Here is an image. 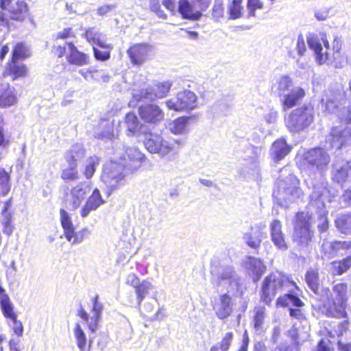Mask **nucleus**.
Segmentation results:
<instances>
[{
  "label": "nucleus",
  "mask_w": 351,
  "mask_h": 351,
  "mask_svg": "<svg viewBox=\"0 0 351 351\" xmlns=\"http://www.w3.org/2000/svg\"><path fill=\"white\" fill-rule=\"evenodd\" d=\"M348 285L346 282H338L332 286V295L328 287L322 289V295L327 298V302L320 307L327 317L336 319L348 318Z\"/></svg>",
  "instance_id": "f257e3e1"
},
{
  "label": "nucleus",
  "mask_w": 351,
  "mask_h": 351,
  "mask_svg": "<svg viewBox=\"0 0 351 351\" xmlns=\"http://www.w3.org/2000/svg\"><path fill=\"white\" fill-rule=\"evenodd\" d=\"M285 287H293L296 291H300L297 283L291 278L280 271H272L267 274L261 282L259 298L260 302L270 306L278 293Z\"/></svg>",
  "instance_id": "f03ea898"
},
{
  "label": "nucleus",
  "mask_w": 351,
  "mask_h": 351,
  "mask_svg": "<svg viewBox=\"0 0 351 351\" xmlns=\"http://www.w3.org/2000/svg\"><path fill=\"white\" fill-rule=\"evenodd\" d=\"M324 47L322 46L319 39L316 36H312L308 38L309 47L314 51L315 59L319 64L340 62L342 58V42L338 38H335L330 45L326 34H323L321 38Z\"/></svg>",
  "instance_id": "7ed1b4c3"
},
{
  "label": "nucleus",
  "mask_w": 351,
  "mask_h": 351,
  "mask_svg": "<svg viewBox=\"0 0 351 351\" xmlns=\"http://www.w3.org/2000/svg\"><path fill=\"white\" fill-rule=\"evenodd\" d=\"M312 219V215L304 211H298L295 215L293 241L300 247H307L313 242Z\"/></svg>",
  "instance_id": "20e7f679"
},
{
  "label": "nucleus",
  "mask_w": 351,
  "mask_h": 351,
  "mask_svg": "<svg viewBox=\"0 0 351 351\" xmlns=\"http://www.w3.org/2000/svg\"><path fill=\"white\" fill-rule=\"evenodd\" d=\"M13 0H0V8L7 9L8 15L3 11H0V26L10 29L11 21L22 23L29 16V8L24 0H17L15 3L10 5Z\"/></svg>",
  "instance_id": "39448f33"
},
{
  "label": "nucleus",
  "mask_w": 351,
  "mask_h": 351,
  "mask_svg": "<svg viewBox=\"0 0 351 351\" xmlns=\"http://www.w3.org/2000/svg\"><path fill=\"white\" fill-rule=\"evenodd\" d=\"M313 121V109L306 105L296 108L285 118L287 128L293 134L300 133L307 129Z\"/></svg>",
  "instance_id": "423d86ee"
},
{
  "label": "nucleus",
  "mask_w": 351,
  "mask_h": 351,
  "mask_svg": "<svg viewBox=\"0 0 351 351\" xmlns=\"http://www.w3.org/2000/svg\"><path fill=\"white\" fill-rule=\"evenodd\" d=\"M176 144L179 146L181 142L175 140L170 142L160 136H152L145 141V146L148 152L158 154L160 157L167 158L168 160H171L177 153Z\"/></svg>",
  "instance_id": "0eeeda50"
},
{
  "label": "nucleus",
  "mask_w": 351,
  "mask_h": 351,
  "mask_svg": "<svg viewBox=\"0 0 351 351\" xmlns=\"http://www.w3.org/2000/svg\"><path fill=\"white\" fill-rule=\"evenodd\" d=\"M168 109L176 112H190L197 106V97L192 91L184 90L177 93L175 98L165 101Z\"/></svg>",
  "instance_id": "6e6552de"
},
{
  "label": "nucleus",
  "mask_w": 351,
  "mask_h": 351,
  "mask_svg": "<svg viewBox=\"0 0 351 351\" xmlns=\"http://www.w3.org/2000/svg\"><path fill=\"white\" fill-rule=\"evenodd\" d=\"M153 49L146 42L136 43L130 45L126 50L127 56L132 66H143L152 55Z\"/></svg>",
  "instance_id": "1a4fd4ad"
},
{
  "label": "nucleus",
  "mask_w": 351,
  "mask_h": 351,
  "mask_svg": "<svg viewBox=\"0 0 351 351\" xmlns=\"http://www.w3.org/2000/svg\"><path fill=\"white\" fill-rule=\"evenodd\" d=\"M92 307L91 313L92 316H90L86 309L80 305L77 310V315L83 320L86 324L88 330L95 332L99 326V323L101 319V313L103 311V305L99 301V295L96 294L92 298Z\"/></svg>",
  "instance_id": "9d476101"
},
{
  "label": "nucleus",
  "mask_w": 351,
  "mask_h": 351,
  "mask_svg": "<svg viewBox=\"0 0 351 351\" xmlns=\"http://www.w3.org/2000/svg\"><path fill=\"white\" fill-rule=\"evenodd\" d=\"M77 154V152L73 149L65 153L64 158L67 165L62 167L60 176L65 183L73 182L80 178Z\"/></svg>",
  "instance_id": "9b49d317"
},
{
  "label": "nucleus",
  "mask_w": 351,
  "mask_h": 351,
  "mask_svg": "<svg viewBox=\"0 0 351 351\" xmlns=\"http://www.w3.org/2000/svg\"><path fill=\"white\" fill-rule=\"evenodd\" d=\"M138 114L146 125H156L164 119V112L159 106L153 103L143 104L138 106Z\"/></svg>",
  "instance_id": "f8f14e48"
},
{
  "label": "nucleus",
  "mask_w": 351,
  "mask_h": 351,
  "mask_svg": "<svg viewBox=\"0 0 351 351\" xmlns=\"http://www.w3.org/2000/svg\"><path fill=\"white\" fill-rule=\"evenodd\" d=\"M60 213V223L64 230V235L66 240L73 244L82 241L85 237L86 232H88L86 229H82L80 231H75L73 222L66 211L61 208Z\"/></svg>",
  "instance_id": "ddd939ff"
},
{
  "label": "nucleus",
  "mask_w": 351,
  "mask_h": 351,
  "mask_svg": "<svg viewBox=\"0 0 351 351\" xmlns=\"http://www.w3.org/2000/svg\"><path fill=\"white\" fill-rule=\"evenodd\" d=\"M305 159L308 165L320 172L324 171L328 168L330 161V156L320 147L310 149Z\"/></svg>",
  "instance_id": "4468645a"
},
{
  "label": "nucleus",
  "mask_w": 351,
  "mask_h": 351,
  "mask_svg": "<svg viewBox=\"0 0 351 351\" xmlns=\"http://www.w3.org/2000/svg\"><path fill=\"white\" fill-rule=\"evenodd\" d=\"M27 66L19 60L9 59L2 73L3 77H10L12 81L25 78L28 75Z\"/></svg>",
  "instance_id": "2eb2a0df"
},
{
  "label": "nucleus",
  "mask_w": 351,
  "mask_h": 351,
  "mask_svg": "<svg viewBox=\"0 0 351 351\" xmlns=\"http://www.w3.org/2000/svg\"><path fill=\"white\" fill-rule=\"evenodd\" d=\"M125 167L131 171L139 169L146 160L145 156L137 148H127L121 156Z\"/></svg>",
  "instance_id": "dca6fc26"
},
{
  "label": "nucleus",
  "mask_w": 351,
  "mask_h": 351,
  "mask_svg": "<svg viewBox=\"0 0 351 351\" xmlns=\"http://www.w3.org/2000/svg\"><path fill=\"white\" fill-rule=\"evenodd\" d=\"M126 284L134 289L138 305H141L145 295L148 293L149 290L152 287L151 282L146 280L140 281L139 278L134 273L130 274L128 276Z\"/></svg>",
  "instance_id": "f3484780"
},
{
  "label": "nucleus",
  "mask_w": 351,
  "mask_h": 351,
  "mask_svg": "<svg viewBox=\"0 0 351 351\" xmlns=\"http://www.w3.org/2000/svg\"><path fill=\"white\" fill-rule=\"evenodd\" d=\"M215 315L220 320L228 319L233 312L232 299L228 293H223L219 297V302L213 305Z\"/></svg>",
  "instance_id": "a211bd4d"
},
{
  "label": "nucleus",
  "mask_w": 351,
  "mask_h": 351,
  "mask_svg": "<svg viewBox=\"0 0 351 351\" xmlns=\"http://www.w3.org/2000/svg\"><path fill=\"white\" fill-rule=\"evenodd\" d=\"M69 53L66 56L67 62L77 66H86L90 62L89 55L80 51L73 42L66 43Z\"/></svg>",
  "instance_id": "6ab92c4d"
},
{
  "label": "nucleus",
  "mask_w": 351,
  "mask_h": 351,
  "mask_svg": "<svg viewBox=\"0 0 351 351\" xmlns=\"http://www.w3.org/2000/svg\"><path fill=\"white\" fill-rule=\"evenodd\" d=\"M105 203L101 193L99 189L95 188L86 199L85 204L80 210V215L82 217H86L93 210H97L99 207Z\"/></svg>",
  "instance_id": "aec40b11"
},
{
  "label": "nucleus",
  "mask_w": 351,
  "mask_h": 351,
  "mask_svg": "<svg viewBox=\"0 0 351 351\" xmlns=\"http://www.w3.org/2000/svg\"><path fill=\"white\" fill-rule=\"evenodd\" d=\"M125 176L115 169H110L102 175L103 181L108 187L109 192L119 189L125 183Z\"/></svg>",
  "instance_id": "412c9836"
},
{
  "label": "nucleus",
  "mask_w": 351,
  "mask_h": 351,
  "mask_svg": "<svg viewBox=\"0 0 351 351\" xmlns=\"http://www.w3.org/2000/svg\"><path fill=\"white\" fill-rule=\"evenodd\" d=\"M18 97L16 90L9 83H0V108H6L16 105Z\"/></svg>",
  "instance_id": "4be33fe9"
},
{
  "label": "nucleus",
  "mask_w": 351,
  "mask_h": 351,
  "mask_svg": "<svg viewBox=\"0 0 351 351\" xmlns=\"http://www.w3.org/2000/svg\"><path fill=\"white\" fill-rule=\"evenodd\" d=\"M171 87V83L168 81L158 82L152 88L141 90L139 99L152 98L153 96L159 99L163 98L168 95Z\"/></svg>",
  "instance_id": "5701e85b"
},
{
  "label": "nucleus",
  "mask_w": 351,
  "mask_h": 351,
  "mask_svg": "<svg viewBox=\"0 0 351 351\" xmlns=\"http://www.w3.org/2000/svg\"><path fill=\"white\" fill-rule=\"evenodd\" d=\"M282 189L286 195L299 198L303 195L300 180L293 175L288 176L282 181Z\"/></svg>",
  "instance_id": "b1692460"
},
{
  "label": "nucleus",
  "mask_w": 351,
  "mask_h": 351,
  "mask_svg": "<svg viewBox=\"0 0 351 351\" xmlns=\"http://www.w3.org/2000/svg\"><path fill=\"white\" fill-rule=\"evenodd\" d=\"M271 239L276 247L280 250H287L288 246L285 242V235L282 230V223L280 220L274 219L270 223Z\"/></svg>",
  "instance_id": "393cba45"
},
{
  "label": "nucleus",
  "mask_w": 351,
  "mask_h": 351,
  "mask_svg": "<svg viewBox=\"0 0 351 351\" xmlns=\"http://www.w3.org/2000/svg\"><path fill=\"white\" fill-rule=\"evenodd\" d=\"M294 290L295 289L292 287L289 292L278 296L276 300V306L281 308L303 307L304 302L296 294H294Z\"/></svg>",
  "instance_id": "a878e982"
},
{
  "label": "nucleus",
  "mask_w": 351,
  "mask_h": 351,
  "mask_svg": "<svg viewBox=\"0 0 351 351\" xmlns=\"http://www.w3.org/2000/svg\"><path fill=\"white\" fill-rule=\"evenodd\" d=\"M305 91L301 87H297L284 95L281 104L284 110H287L296 106L304 97Z\"/></svg>",
  "instance_id": "bb28decb"
},
{
  "label": "nucleus",
  "mask_w": 351,
  "mask_h": 351,
  "mask_svg": "<svg viewBox=\"0 0 351 351\" xmlns=\"http://www.w3.org/2000/svg\"><path fill=\"white\" fill-rule=\"evenodd\" d=\"M249 275L254 282H257L266 271V266L261 259L252 256L247 258Z\"/></svg>",
  "instance_id": "cd10ccee"
},
{
  "label": "nucleus",
  "mask_w": 351,
  "mask_h": 351,
  "mask_svg": "<svg viewBox=\"0 0 351 351\" xmlns=\"http://www.w3.org/2000/svg\"><path fill=\"white\" fill-rule=\"evenodd\" d=\"M178 12L184 19L197 21L202 16V11L195 10L189 0H179Z\"/></svg>",
  "instance_id": "c85d7f7f"
},
{
  "label": "nucleus",
  "mask_w": 351,
  "mask_h": 351,
  "mask_svg": "<svg viewBox=\"0 0 351 351\" xmlns=\"http://www.w3.org/2000/svg\"><path fill=\"white\" fill-rule=\"evenodd\" d=\"M273 159L278 162L283 159L292 149V146L288 145L284 138H278L272 143Z\"/></svg>",
  "instance_id": "c756f323"
},
{
  "label": "nucleus",
  "mask_w": 351,
  "mask_h": 351,
  "mask_svg": "<svg viewBox=\"0 0 351 351\" xmlns=\"http://www.w3.org/2000/svg\"><path fill=\"white\" fill-rule=\"evenodd\" d=\"M76 345L80 351H90L93 341L88 339L83 328L79 323L75 324L73 328Z\"/></svg>",
  "instance_id": "7c9ffc66"
},
{
  "label": "nucleus",
  "mask_w": 351,
  "mask_h": 351,
  "mask_svg": "<svg viewBox=\"0 0 351 351\" xmlns=\"http://www.w3.org/2000/svg\"><path fill=\"white\" fill-rule=\"evenodd\" d=\"M70 193L71 199L67 202L66 208L71 210H75L84 199L86 191L82 186L76 185L71 188Z\"/></svg>",
  "instance_id": "2f4dec72"
},
{
  "label": "nucleus",
  "mask_w": 351,
  "mask_h": 351,
  "mask_svg": "<svg viewBox=\"0 0 351 351\" xmlns=\"http://www.w3.org/2000/svg\"><path fill=\"white\" fill-rule=\"evenodd\" d=\"M330 143L332 147L341 149L347 145V137L343 130L338 127H332L330 131Z\"/></svg>",
  "instance_id": "473e14b6"
},
{
  "label": "nucleus",
  "mask_w": 351,
  "mask_h": 351,
  "mask_svg": "<svg viewBox=\"0 0 351 351\" xmlns=\"http://www.w3.org/2000/svg\"><path fill=\"white\" fill-rule=\"evenodd\" d=\"M330 266L332 276H341L351 268V255L332 261Z\"/></svg>",
  "instance_id": "72a5a7b5"
},
{
  "label": "nucleus",
  "mask_w": 351,
  "mask_h": 351,
  "mask_svg": "<svg viewBox=\"0 0 351 351\" xmlns=\"http://www.w3.org/2000/svg\"><path fill=\"white\" fill-rule=\"evenodd\" d=\"M31 51L24 42H18L13 47L9 59L15 60H23L29 58Z\"/></svg>",
  "instance_id": "f704fd0d"
},
{
  "label": "nucleus",
  "mask_w": 351,
  "mask_h": 351,
  "mask_svg": "<svg viewBox=\"0 0 351 351\" xmlns=\"http://www.w3.org/2000/svg\"><path fill=\"white\" fill-rule=\"evenodd\" d=\"M305 281L309 289L315 294L320 295L319 275L317 269H309L305 274Z\"/></svg>",
  "instance_id": "c9c22d12"
},
{
  "label": "nucleus",
  "mask_w": 351,
  "mask_h": 351,
  "mask_svg": "<svg viewBox=\"0 0 351 351\" xmlns=\"http://www.w3.org/2000/svg\"><path fill=\"white\" fill-rule=\"evenodd\" d=\"M126 125V132L128 136H132L138 132L143 125L138 121L136 115L133 112H129L125 114L124 119Z\"/></svg>",
  "instance_id": "e433bc0d"
},
{
  "label": "nucleus",
  "mask_w": 351,
  "mask_h": 351,
  "mask_svg": "<svg viewBox=\"0 0 351 351\" xmlns=\"http://www.w3.org/2000/svg\"><path fill=\"white\" fill-rule=\"evenodd\" d=\"M267 317V309L264 306H256L254 308L253 326L256 330H262Z\"/></svg>",
  "instance_id": "4c0bfd02"
},
{
  "label": "nucleus",
  "mask_w": 351,
  "mask_h": 351,
  "mask_svg": "<svg viewBox=\"0 0 351 351\" xmlns=\"http://www.w3.org/2000/svg\"><path fill=\"white\" fill-rule=\"evenodd\" d=\"M99 162L100 158L96 155L90 156L88 158L87 162L84 165L82 171V174L86 179L90 180L93 177Z\"/></svg>",
  "instance_id": "58836bf2"
},
{
  "label": "nucleus",
  "mask_w": 351,
  "mask_h": 351,
  "mask_svg": "<svg viewBox=\"0 0 351 351\" xmlns=\"http://www.w3.org/2000/svg\"><path fill=\"white\" fill-rule=\"evenodd\" d=\"M83 36L91 45H97L101 48H109V45L105 44L99 38V34L95 27L86 29L83 34Z\"/></svg>",
  "instance_id": "ea45409f"
},
{
  "label": "nucleus",
  "mask_w": 351,
  "mask_h": 351,
  "mask_svg": "<svg viewBox=\"0 0 351 351\" xmlns=\"http://www.w3.org/2000/svg\"><path fill=\"white\" fill-rule=\"evenodd\" d=\"M0 308L6 319H14L16 315L14 311L13 304L8 295H3L0 298Z\"/></svg>",
  "instance_id": "a19ab883"
},
{
  "label": "nucleus",
  "mask_w": 351,
  "mask_h": 351,
  "mask_svg": "<svg viewBox=\"0 0 351 351\" xmlns=\"http://www.w3.org/2000/svg\"><path fill=\"white\" fill-rule=\"evenodd\" d=\"M11 172L0 168V197L5 196L10 191Z\"/></svg>",
  "instance_id": "79ce46f5"
},
{
  "label": "nucleus",
  "mask_w": 351,
  "mask_h": 351,
  "mask_svg": "<svg viewBox=\"0 0 351 351\" xmlns=\"http://www.w3.org/2000/svg\"><path fill=\"white\" fill-rule=\"evenodd\" d=\"M234 338V334L232 332H226L221 340L213 344L209 351H228L232 345V342Z\"/></svg>",
  "instance_id": "37998d69"
},
{
  "label": "nucleus",
  "mask_w": 351,
  "mask_h": 351,
  "mask_svg": "<svg viewBox=\"0 0 351 351\" xmlns=\"http://www.w3.org/2000/svg\"><path fill=\"white\" fill-rule=\"evenodd\" d=\"M243 0H232L228 4L229 17L231 19H237L243 16Z\"/></svg>",
  "instance_id": "c03bdc74"
},
{
  "label": "nucleus",
  "mask_w": 351,
  "mask_h": 351,
  "mask_svg": "<svg viewBox=\"0 0 351 351\" xmlns=\"http://www.w3.org/2000/svg\"><path fill=\"white\" fill-rule=\"evenodd\" d=\"M337 228L342 233L351 230V213L341 215L335 220Z\"/></svg>",
  "instance_id": "a18cd8bd"
},
{
  "label": "nucleus",
  "mask_w": 351,
  "mask_h": 351,
  "mask_svg": "<svg viewBox=\"0 0 351 351\" xmlns=\"http://www.w3.org/2000/svg\"><path fill=\"white\" fill-rule=\"evenodd\" d=\"M330 252L332 256H336L338 255L339 252L341 250L348 251L351 249V241H333L330 243Z\"/></svg>",
  "instance_id": "49530a36"
},
{
  "label": "nucleus",
  "mask_w": 351,
  "mask_h": 351,
  "mask_svg": "<svg viewBox=\"0 0 351 351\" xmlns=\"http://www.w3.org/2000/svg\"><path fill=\"white\" fill-rule=\"evenodd\" d=\"M292 84V80L289 76L282 75L276 82V84L272 87V89L276 87V91L279 95H282L285 91L289 89Z\"/></svg>",
  "instance_id": "de8ad7c7"
},
{
  "label": "nucleus",
  "mask_w": 351,
  "mask_h": 351,
  "mask_svg": "<svg viewBox=\"0 0 351 351\" xmlns=\"http://www.w3.org/2000/svg\"><path fill=\"white\" fill-rule=\"evenodd\" d=\"M263 232L258 231V233H247L245 235L247 245L254 249H258L262 242Z\"/></svg>",
  "instance_id": "09e8293b"
},
{
  "label": "nucleus",
  "mask_w": 351,
  "mask_h": 351,
  "mask_svg": "<svg viewBox=\"0 0 351 351\" xmlns=\"http://www.w3.org/2000/svg\"><path fill=\"white\" fill-rule=\"evenodd\" d=\"M189 119V117L184 116L176 119L173 121V125L171 128L172 132L176 134L182 133L186 128Z\"/></svg>",
  "instance_id": "8fccbe9b"
},
{
  "label": "nucleus",
  "mask_w": 351,
  "mask_h": 351,
  "mask_svg": "<svg viewBox=\"0 0 351 351\" xmlns=\"http://www.w3.org/2000/svg\"><path fill=\"white\" fill-rule=\"evenodd\" d=\"M349 324H350V322L347 318H346V319H344L341 322H339L338 323L337 327L334 328L333 331L328 330L327 334H326L327 336H328L330 337H333L335 336L334 332L338 337L342 336L348 330Z\"/></svg>",
  "instance_id": "3c124183"
},
{
  "label": "nucleus",
  "mask_w": 351,
  "mask_h": 351,
  "mask_svg": "<svg viewBox=\"0 0 351 351\" xmlns=\"http://www.w3.org/2000/svg\"><path fill=\"white\" fill-rule=\"evenodd\" d=\"M247 8L250 16H255L257 10L264 8V4L261 0H247Z\"/></svg>",
  "instance_id": "603ef678"
},
{
  "label": "nucleus",
  "mask_w": 351,
  "mask_h": 351,
  "mask_svg": "<svg viewBox=\"0 0 351 351\" xmlns=\"http://www.w3.org/2000/svg\"><path fill=\"white\" fill-rule=\"evenodd\" d=\"M348 176L349 173L346 171V169H344V167L342 165L334 171L332 174V180L335 182L342 184L348 180Z\"/></svg>",
  "instance_id": "864d4df0"
},
{
  "label": "nucleus",
  "mask_w": 351,
  "mask_h": 351,
  "mask_svg": "<svg viewBox=\"0 0 351 351\" xmlns=\"http://www.w3.org/2000/svg\"><path fill=\"white\" fill-rule=\"evenodd\" d=\"M149 9L152 12H154L159 18L166 19L167 18V14L165 13L162 9L160 0H150Z\"/></svg>",
  "instance_id": "5fc2aeb1"
},
{
  "label": "nucleus",
  "mask_w": 351,
  "mask_h": 351,
  "mask_svg": "<svg viewBox=\"0 0 351 351\" xmlns=\"http://www.w3.org/2000/svg\"><path fill=\"white\" fill-rule=\"evenodd\" d=\"M106 50L101 51L95 47H93V55L95 58L99 61H106L110 58V49L111 47L109 45V48H105Z\"/></svg>",
  "instance_id": "6e6d98bb"
},
{
  "label": "nucleus",
  "mask_w": 351,
  "mask_h": 351,
  "mask_svg": "<svg viewBox=\"0 0 351 351\" xmlns=\"http://www.w3.org/2000/svg\"><path fill=\"white\" fill-rule=\"evenodd\" d=\"M75 33L71 27L64 28L58 32L56 35V40H66L68 38H75Z\"/></svg>",
  "instance_id": "4d7b16f0"
},
{
  "label": "nucleus",
  "mask_w": 351,
  "mask_h": 351,
  "mask_svg": "<svg viewBox=\"0 0 351 351\" xmlns=\"http://www.w3.org/2000/svg\"><path fill=\"white\" fill-rule=\"evenodd\" d=\"M80 74L86 80H97L99 79V70L89 68L80 71Z\"/></svg>",
  "instance_id": "13d9d810"
},
{
  "label": "nucleus",
  "mask_w": 351,
  "mask_h": 351,
  "mask_svg": "<svg viewBox=\"0 0 351 351\" xmlns=\"http://www.w3.org/2000/svg\"><path fill=\"white\" fill-rule=\"evenodd\" d=\"M223 13L224 8L222 1H215L212 9L213 17L215 19H219L223 16Z\"/></svg>",
  "instance_id": "bf43d9fd"
},
{
  "label": "nucleus",
  "mask_w": 351,
  "mask_h": 351,
  "mask_svg": "<svg viewBox=\"0 0 351 351\" xmlns=\"http://www.w3.org/2000/svg\"><path fill=\"white\" fill-rule=\"evenodd\" d=\"M320 223L317 225V229L319 233L326 232L329 228L328 219L326 214L322 215L319 217Z\"/></svg>",
  "instance_id": "052dcab7"
},
{
  "label": "nucleus",
  "mask_w": 351,
  "mask_h": 351,
  "mask_svg": "<svg viewBox=\"0 0 351 351\" xmlns=\"http://www.w3.org/2000/svg\"><path fill=\"white\" fill-rule=\"evenodd\" d=\"M12 322V329L14 334L18 337H22L23 334V326L21 321L17 319V315L14 319H10Z\"/></svg>",
  "instance_id": "680f3d73"
},
{
  "label": "nucleus",
  "mask_w": 351,
  "mask_h": 351,
  "mask_svg": "<svg viewBox=\"0 0 351 351\" xmlns=\"http://www.w3.org/2000/svg\"><path fill=\"white\" fill-rule=\"evenodd\" d=\"M302 307H289V313L290 317L294 319H297L298 320H302L304 319L305 316L303 313V311L302 310Z\"/></svg>",
  "instance_id": "e2e57ef3"
},
{
  "label": "nucleus",
  "mask_w": 351,
  "mask_h": 351,
  "mask_svg": "<svg viewBox=\"0 0 351 351\" xmlns=\"http://www.w3.org/2000/svg\"><path fill=\"white\" fill-rule=\"evenodd\" d=\"M12 205V197H10L3 203L1 214L3 217H12V213L10 211Z\"/></svg>",
  "instance_id": "0e129e2a"
},
{
  "label": "nucleus",
  "mask_w": 351,
  "mask_h": 351,
  "mask_svg": "<svg viewBox=\"0 0 351 351\" xmlns=\"http://www.w3.org/2000/svg\"><path fill=\"white\" fill-rule=\"evenodd\" d=\"M3 119L0 116V147H7L10 145V139L5 136L2 126Z\"/></svg>",
  "instance_id": "69168bd1"
},
{
  "label": "nucleus",
  "mask_w": 351,
  "mask_h": 351,
  "mask_svg": "<svg viewBox=\"0 0 351 351\" xmlns=\"http://www.w3.org/2000/svg\"><path fill=\"white\" fill-rule=\"evenodd\" d=\"M51 53L54 57L61 58L65 56L66 48L60 45L53 46Z\"/></svg>",
  "instance_id": "338daca9"
},
{
  "label": "nucleus",
  "mask_w": 351,
  "mask_h": 351,
  "mask_svg": "<svg viewBox=\"0 0 351 351\" xmlns=\"http://www.w3.org/2000/svg\"><path fill=\"white\" fill-rule=\"evenodd\" d=\"M12 217H3V232L10 235L12 232L13 226L12 225Z\"/></svg>",
  "instance_id": "774afa93"
}]
</instances>
